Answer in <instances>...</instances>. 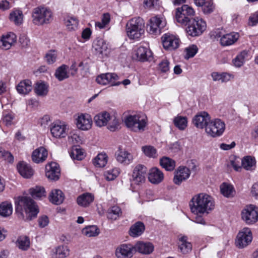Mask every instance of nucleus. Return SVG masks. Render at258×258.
Masks as SVG:
<instances>
[{"label":"nucleus","mask_w":258,"mask_h":258,"mask_svg":"<svg viewBox=\"0 0 258 258\" xmlns=\"http://www.w3.org/2000/svg\"><path fill=\"white\" fill-rule=\"evenodd\" d=\"M201 7L205 14H210L213 11L214 6L211 0H207Z\"/></svg>","instance_id":"obj_59"},{"label":"nucleus","mask_w":258,"mask_h":258,"mask_svg":"<svg viewBox=\"0 0 258 258\" xmlns=\"http://www.w3.org/2000/svg\"><path fill=\"white\" fill-rule=\"evenodd\" d=\"M83 233L88 237L95 236L99 234V230L96 226H90L83 229Z\"/></svg>","instance_id":"obj_55"},{"label":"nucleus","mask_w":258,"mask_h":258,"mask_svg":"<svg viewBox=\"0 0 258 258\" xmlns=\"http://www.w3.org/2000/svg\"><path fill=\"white\" fill-rule=\"evenodd\" d=\"M13 213V206L11 203L4 202L0 204V215L4 217L10 216Z\"/></svg>","instance_id":"obj_38"},{"label":"nucleus","mask_w":258,"mask_h":258,"mask_svg":"<svg viewBox=\"0 0 258 258\" xmlns=\"http://www.w3.org/2000/svg\"><path fill=\"white\" fill-rule=\"evenodd\" d=\"M173 122L176 127L180 130H184L187 126V120L186 117L177 115L175 117Z\"/></svg>","instance_id":"obj_49"},{"label":"nucleus","mask_w":258,"mask_h":258,"mask_svg":"<svg viewBox=\"0 0 258 258\" xmlns=\"http://www.w3.org/2000/svg\"><path fill=\"white\" fill-rule=\"evenodd\" d=\"M147 172V168L144 165H136L133 170L132 177L130 178L131 184L140 185L144 183L146 179Z\"/></svg>","instance_id":"obj_9"},{"label":"nucleus","mask_w":258,"mask_h":258,"mask_svg":"<svg viewBox=\"0 0 258 258\" xmlns=\"http://www.w3.org/2000/svg\"><path fill=\"white\" fill-rule=\"evenodd\" d=\"M115 156L117 161L124 165H129L134 160V156L131 153L120 147L116 151Z\"/></svg>","instance_id":"obj_17"},{"label":"nucleus","mask_w":258,"mask_h":258,"mask_svg":"<svg viewBox=\"0 0 258 258\" xmlns=\"http://www.w3.org/2000/svg\"><path fill=\"white\" fill-rule=\"evenodd\" d=\"M145 23L140 17L129 20L125 26L126 33L130 39L139 40L145 32Z\"/></svg>","instance_id":"obj_3"},{"label":"nucleus","mask_w":258,"mask_h":258,"mask_svg":"<svg viewBox=\"0 0 258 258\" xmlns=\"http://www.w3.org/2000/svg\"><path fill=\"white\" fill-rule=\"evenodd\" d=\"M17 244L21 250H26L30 247V240L27 236H21L18 238Z\"/></svg>","instance_id":"obj_50"},{"label":"nucleus","mask_w":258,"mask_h":258,"mask_svg":"<svg viewBox=\"0 0 258 258\" xmlns=\"http://www.w3.org/2000/svg\"><path fill=\"white\" fill-rule=\"evenodd\" d=\"M135 252L134 246L123 244L116 248L115 254L117 258H131Z\"/></svg>","instance_id":"obj_18"},{"label":"nucleus","mask_w":258,"mask_h":258,"mask_svg":"<svg viewBox=\"0 0 258 258\" xmlns=\"http://www.w3.org/2000/svg\"><path fill=\"white\" fill-rule=\"evenodd\" d=\"M241 217L247 224L255 223L258 221V208L252 205L246 206L241 212Z\"/></svg>","instance_id":"obj_10"},{"label":"nucleus","mask_w":258,"mask_h":258,"mask_svg":"<svg viewBox=\"0 0 258 258\" xmlns=\"http://www.w3.org/2000/svg\"><path fill=\"white\" fill-rule=\"evenodd\" d=\"M17 169L19 173L26 178H30L34 173L33 170L31 166L24 162H20L18 164Z\"/></svg>","instance_id":"obj_30"},{"label":"nucleus","mask_w":258,"mask_h":258,"mask_svg":"<svg viewBox=\"0 0 258 258\" xmlns=\"http://www.w3.org/2000/svg\"><path fill=\"white\" fill-rule=\"evenodd\" d=\"M57 52L54 50L48 51L45 54V58L46 62L48 64H53L57 59Z\"/></svg>","instance_id":"obj_56"},{"label":"nucleus","mask_w":258,"mask_h":258,"mask_svg":"<svg viewBox=\"0 0 258 258\" xmlns=\"http://www.w3.org/2000/svg\"><path fill=\"white\" fill-rule=\"evenodd\" d=\"M111 116L106 111H103L98 113L94 116V120L96 125L102 127L107 124L109 122Z\"/></svg>","instance_id":"obj_27"},{"label":"nucleus","mask_w":258,"mask_h":258,"mask_svg":"<svg viewBox=\"0 0 258 258\" xmlns=\"http://www.w3.org/2000/svg\"><path fill=\"white\" fill-rule=\"evenodd\" d=\"M121 215L120 208L118 206H113L108 209L107 218L112 220H116Z\"/></svg>","instance_id":"obj_47"},{"label":"nucleus","mask_w":258,"mask_h":258,"mask_svg":"<svg viewBox=\"0 0 258 258\" xmlns=\"http://www.w3.org/2000/svg\"><path fill=\"white\" fill-rule=\"evenodd\" d=\"M95 53L98 55L102 56H106L107 54L108 47L106 42L102 39H96L93 44Z\"/></svg>","instance_id":"obj_26"},{"label":"nucleus","mask_w":258,"mask_h":258,"mask_svg":"<svg viewBox=\"0 0 258 258\" xmlns=\"http://www.w3.org/2000/svg\"><path fill=\"white\" fill-rule=\"evenodd\" d=\"M70 254V249L67 246L60 245L57 247L54 252L53 256L55 258H64Z\"/></svg>","instance_id":"obj_41"},{"label":"nucleus","mask_w":258,"mask_h":258,"mask_svg":"<svg viewBox=\"0 0 258 258\" xmlns=\"http://www.w3.org/2000/svg\"><path fill=\"white\" fill-rule=\"evenodd\" d=\"M46 176L51 180H57L59 179L60 170L59 166L56 162H51L46 165Z\"/></svg>","instance_id":"obj_21"},{"label":"nucleus","mask_w":258,"mask_h":258,"mask_svg":"<svg viewBox=\"0 0 258 258\" xmlns=\"http://www.w3.org/2000/svg\"><path fill=\"white\" fill-rule=\"evenodd\" d=\"M198 48L197 45L192 44L185 48V52L186 54L185 56V59H188L190 57H194L198 52Z\"/></svg>","instance_id":"obj_58"},{"label":"nucleus","mask_w":258,"mask_h":258,"mask_svg":"<svg viewBox=\"0 0 258 258\" xmlns=\"http://www.w3.org/2000/svg\"><path fill=\"white\" fill-rule=\"evenodd\" d=\"M108 123L107 128L111 132H115L119 129V123L118 119L114 116L112 115Z\"/></svg>","instance_id":"obj_57"},{"label":"nucleus","mask_w":258,"mask_h":258,"mask_svg":"<svg viewBox=\"0 0 258 258\" xmlns=\"http://www.w3.org/2000/svg\"><path fill=\"white\" fill-rule=\"evenodd\" d=\"M15 114L12 111H5L3 112L2 121L7 126L12 125L14 122Z\"/></svg>","instance_id":"obj_46"},{"label":"nucleus","mask_w":258,"mask_h":258,"mask_svg":"<svg viewBox=\"0 0 258 258\" xmlns=\"http://www.w3.org/2000/svg\"><path fill=\"white\" fill-rule=\"evenodd\" d=\"M76 120L77 126L80 130L87 131L92 127V118L88 114H81L78 116Z\"/></svg>","instance_id":"obj_22"},{"label":"nucleus","mask_w":258,"mask_h":258,"mask_svg":"<svg viewBox=\"0 0 258 258\" xmlns=\"http://www.w3.org/2000/svg\"><path fill=\"white\" fill-rule=\"evenodd\" d=\"M119 174V169L117 168H113L105 171L104 173V176L106 180L111 181L116 178Z\"/></svg>","instance_id":"obj_54"},{"label":"nucleus","mask_w":258,"mask_h":258,"mask_svg":"<svg viewBox=\"0 0 258 258\" xmlns=\"http://www.w3.org/2000/svg\"><path fill=\"white\" fill-rule=\"evenodd\" d=\"M70 155L73 160H77L78 161L82 160L85 157L82 149L77 146L72 147L70 152Z\"/></svg>","instance_id":"obj_44"},{"label":"nucleus","mask_w":258,"mask_h":258,"mask_svg":"<svg viewBox=\"0 0 258 258\" xmlns=\"http://www.w3.org/2000/svg\"><path fill=\"white\" fill-rule=\"evenodd\" d=\"M211 117L209 114L203 111L195 115L192 119V123L197 128L203 129L206 127L210 121Z\"/></svg>","instance_id":"obj_19"},{"label":"nucleus","mask_w":258,"mask_h":258,"mask_svg":"<svg viewBox=\"0 0 258 258\" xmlns=\"http://www.w3.org/2000/svg\"><path fill=\"white\" fill-rule=\"evenodd\" d=\"M145 230V226L142 222H137L130 228V235L136 237L141 235Z\"/></svg>","instance_id":"obj_37"},{"label":"nucleus","mask_w":258,"mask_h":258,"mask_svg":"<svg viewBox=\"0 0 258 258\" xmlns=\"http://www.w3.org/2000/svg\"><path fill=\"white\" fill-rule=\"evenodd\" d=\"M0 157L10 163L13 162L14 161V157L11 153L2 148H0Z\"/></svg>","instance_id":"obj_60"},{"label":"nucleus","mask_w":258,"mask_h":258,"mask_svg":"<svg viewBox=\"0 0 258 258\" xmlns=\"http://www.w3.org/2000/svg\"><path fill=\"white\" fill-rule=\"evenodd\" d=\"M258 23V12H256L249 17L248 24L249 26H253Z\"/></svg>","instance_id":"obj_62"},{"label":"nucleus","mask_w":258,"mask_h":258,"mask_svg":"<svg viewBox=\"0 0 258 258\" xmlns=\"http://www.w3.org/2000/svg\"><path fill=\"white\" fill-rule=\"evenodd\" d=\"M160 164L166 170L169 171H173L175 167V161L165 156L160 159Z\"/></svg>","instance_id":"obj_36"},{"label":"nucleus","mask_w":258,"mask_h":258,"mask_svg":"<svg viewBox=\"0 0 258 258\" xmlns=\"http://www.w3.org/2000/svg\"><path fill=\"white\" fill-rule=\"evenodd\" d=\"M225 130V123L220 119H210L207 125L205 132L212 138L221 136Z\"/></svg>","instance_id":"obj_8"},{"label":"nucleus","mask_w":258,"mask_h":258,"mask_svg":"<svg viewBox=\"0 0 258 258\" xmlns=\"http://www.w3.org/2000/svg\"><path fill=\"white\" fill-rule=\"evenodd\" d=\"M81 141V139L79 136L76 133L73 132L70 134L68 136V142L73 144H78Z\"/></svg>","instance_id":"obj_61"},{"label":"nucleus","mask_w":258,"mask_h":258,"mask_svg":"<svg viewBox=\"0 0 258 258\" xmlns=\"http://www.w3.org/2000/svg\"><path fill=\"white\" fill-rule=\"evenodd\" d=\"M50 130L54 138L61 139L65 138L68 135L69 127L64 122H55L52 123Z\"/></svg>","instance_id":"obj_14"},{"label":"nucleus","mask_w":258,"mask_h":258,"mask_svg":"<svg viewBox=\"0 0 258 258\" xmlns=\"http://www.w3.org/2000/svg\"><path fill=\"white\" fill-rule=\"evenodd\" d=\"M142 150L145 155L149 158L157 157V152L156 149L152 146H145L142 148Z\"/></svg>","instance_id":"obj_52"},{"label":"nucleus","mask_w":258,"mask_h":258,"mask_svg":"<svg viewBox=\"0 0 258 258\" xmlns=\"http://www.w3.org/2000/svg\"><path fill=\"white\" fill-rule=\"evenodd\" d=\"M29 194L34 199H40L46 196L44 188L40 186L30 188Z\"/></svg>","instance_id":"obj_45"},{"label":"nucleus","mask_w":258,"mask_h":258,"mask_svg":"<svg viewBox=\"0 0 258 258\" xmlns=\"http://www.w3.org/2000/svg\"><path fill=\"white\" fill-rule=\"evenodd\" d=\"M124 123L130 130L135 132L145 131L147 125V118L140 114L130 115L124 119Z\"/></svg>","instance_id":"obj_5"},{"label":"nucleus","mask_w":258,"mask_h":258,"mask_svg":"<svg viewBox=\"0 0 258 258\" xmlns=\"http://www.w3.org/2000/svg\"><path fill=\"white\" fill-rule=\"evenodd\" d=\"M15 204L18 218L24 221L35 218L39 211L38 206L30 197L18 196L15 198Z\"/></svg>","instance_id":"obj_1"},{"label":"nucleus","mask_w":258,"mask_h":258,"mask_svg":"<svg viewBox=\"0 0 258 258\" xmlns=\"http://www.w3.org/2000/svg\"><path fill=\"white\" fill-rule=\"evenodd\" d=\"M94 200V195L89 192L84 193L79 196L77 198V203L79 205L86 207H88Z\"/></svg>","instance_id":"obj_31"},{"label":"nucleus","mask_w":258,"mask_h":258,"mask_svg":"<svg viewBox=\"0 0 258 258\" xmlns=\"http://www.w3.org/2000/svg\"><path fill=\"white\" fill-rule=\"evenodd\" d=\"M255 161L251 156L245 157L241 161V166L247 170H251L255 167Z\"/></svg>","instance_id":"obj_48"},{"label":"nucleus","mask_w":258,"mask_h":258,"mask_svg":"<svg viewBox=\"0 0 258 258\" xmlns=\"http://www.w3.org/2000/svg\"><path fill=\"white\" fill-rule=\"evenodd\" d=\"M108 157L106 153H101L97 156L94 159L93 163L95 166L98 167H104L107 163Z\"/></svg>","instance_id":"obj_42"},{"label":"nucleus","mask_w":258,"mask_h":258,"mask_svg":"<svg viewBox=\"0 0 258 258\" xmlns=\"http://www.w3.org/2000/svg\"><path fill=\"white\" fill-rule=\"evenodd\" d=\"M188 24V26L186 29V33L192 37L201 35L207 28L206 22L199 17L192 19V21Z\"/></svg>","instance_id":"obj_7"},{"label":"nucleus","mask_w":258,"mask_h":258,"mask_svg":"<svg viewBox=\"0 0 258 258\" xmlns=\"http://www.w3.org/2000/svg\"><path fill=\"white\" fill-rule=\"evenodd\" d=\"M163 173L157 167H154L150 170L148 179L150 182L154 184L161 183L164 179Z\"/></svg>","instance_id":"obj_24"},{"label":"nucleus","mask_w":258,"mask_h":258,"mask_svg":"<svg viewBox=\"0 0 258 258\" xmlns=\"http://www.w3.org/2000/svg\"><path fill=\"white\" fill-rule=\"evenodd\" d=\"M221 194L225 197H229L233 195L234 189L232 185L223 183L220 186Z\"/></svg>","instance_id":"obj_53"},{"label":"nucleus","mask_w":258,"mask_h":258,"mask_svg":"<svg viewBox=\"0 0 258 258\" xmlns=\"http://www.w3.org/2000/svg\"><path fill=\"white\" fill-rule=\"evenodd\" d=\"M178 247L180 251L183 253H187L191 251L192 248L191 244L187 241V237L183 236L179 238Z\"/></svg>","instance_id":"obj_35"},{"label":"nucleus","mask_w":258,"mask_h":258,"mask_svg":"<svg viewBox=\"0 0 258 258\" xmlns=\"http://www.w3.org/2000/svg\"><path fill=\"white\" fill-rule=\"evenodd\" d=\"M64 24L69 31L75 30L78 26L79 21L76 17L68 16L64 19Z\"/></svg>","instance_id":"obj_39"},{"label":"nucleus","mask_w":258,"mask_h":258,"mask_svg":"<svg viewBox=\"0 0 258 258\" xmlns=\"http://www.w3.org/2000/svg\"><path fill=\"white\" fill-rule=\"evenodd\" d=\"M152 57V52L146 47L140 46L135 51L133 58L141 61H145L150 59Z\"/></svg>","instance_id":"obj_23"},{"label":"nucleus","mask_w":258,"mask_h":258,"mask_svg":"<svg viewBox=\"0 0 258 258\" xmlns=\"http://www.w3.org/2000/svg\"><path fill=\"white\" fill-rule=\"evenodd\" d=\"M47 155V151L43 147H40L33 151L32 159L34 162L38 163L45 160Z\"/></svg>","instance_id":"obj_28"},{"label":"nucleus","mask_w":258,"mask_h":258,"mask_svg":"<svg viewBox=\"0 0 258 258\" xmlns=\"http://www.w3.org/2000/svg\"><path fill=\"white\" fill-rule=\"evenodd\" d=\"M34 90L38 95L45 96L48 92V86L44 82H37Z\"/></svg>","instance_id":"obj_43"},{"label":"nucleus","mask_w":258,"mask_h":258,"mask_svg":"<svg viewBox=\"0 0 258 258\" xmlns=\"http://www.w3.org/2000/svg\"><path fill=\"white\" fill-rule=\"evenodd\" d=\"M64 199V194L59 189H53L49 195L50 201L55 205H59L62 203Z\"/></svg>","instance_id":"obj_33"},{"label":"nucleus","mask_w":258,"mask_h":258,"mask_svg":"<svg viewBox=\"0 0 258 258\" xmlns=\"http://www.w3.org/2000/svg\"><path fill=\"white\" fill-rule=\"evenodd\" d=\"M10 19L16 25L21 24L23 21V13L20 10H16L10 14Z\"/></svg>","instance_id":"obj_51"},{"label":"nucleus","mask_w":258,"mask_h":258,"mask_svg":"<svg viewBox=\"0 0 258 258\" xmlns=\"http://www.w3.org/2000/svg\"><path fill=\"white\" fill-rule=\"evenodd\" d=\"M195 14V12L191 7L183 5L176 9L175 18L178 23L186 26L191 22Z\"/></svg>","instance_id":"obj_6"},{"label":"nucleus","mask_w":258,"mask_h":258,"mask_svg":"<svg viewBox=\"0 0 258 258\" xmlns=\"http://www.w3.org/2000/svg\"><path fill=\"white\" fill-rule=\"evenodd\" d=\"M118 76L115 73H107L102 74L97 77V83L102 85H109L110 86H118L121 84Z\"/></svg>","instance_id":"obj_13"},{"label":"nucleus","mask_w":258,"mask_h":258,"mask_svg":"<svg viewBox=\"0 0 258 258\" xmlns=\"http://www.w3.org/2000/svg\"><path fill=\"white\" fill-rule=\"evenodd\" d=\"M252 235L250 229L245 227L238 233L235 239V245L238 248L247 246L252 241Z\"/></svg>","instance_id":"obj_11"},{"label":"nucleus","mask_w":258,"mask_h":258,"mask_svg":"<svg viewBox=\"0 0 258 258\" xmlns=\"http://www.w3.org/2000/svg\"><path fill=\"white\" fill-rule=\"evenodd\" d=\"M38 222L39 226L40 228H44L49 223L48 218L46 216H43L39 218Z\"/></svg>","instance_id":"obj_64"},{"label":"nucleus","mask_w":258,"mask_h":258,"mask_svg":"<svg viewBox=\"0 0 258 258\" xmlns=\"http://www.w3.org/2000/svg\"><path fill=\"white\" fill-rule=\"evenodd\" d=\"M166 25L165 19L162 16H155L150 19L149 32L153 34H160Z\"/></svg>","instance_id":"obj_12"},{"label":"nucleus","mask_w":258,"mask_h":258,"mask_svg":"<svg viewBox=\"0 0 258 258\" xmlns=\"http://www.w3.org/2000/svg\"><path fill=\"white\" fill-rule=\"evenodd\" d=\"M239 38V34L233 32L222 35L220 39V42L221 45L223 46H229L235 43Z\"/></svg>","instance_id":"obj_25"},{"label":"nucleus","mask_w":258,"mask_h":258,"mask_svg":"<svg viewBox=\"0 0 258 258\" xmlns=\"http://www.w3.org/2000/svg\"><path fill=\"white\" fill-rule=\"evenodd\" d=\"M159 68L161 72L166 73L169 70V62L166 60L164 59L161 61L159 64Z\"/></svg>","instance_id":"obj_63"},{"label":"nucleus","mask_w":258,"mask_h":258,"mask_svg":"<svg viewBox=\"0 0 258 258\" xmlns=\"http://www.w3.org/2000/svg\"><path fill=\"white\" fill-rule=\"evenodd\" d=\"M191 211L196 215L208 213L214 208V201L212 197L206 194L194 196L189 203Z\"/></svg>","instance_id":"obj_2"},{"label":"nucleus","mask_w":258,"mask_h":258,"mask_svg":"<svg viewBox=\"0 0 258 258\" xmlns=\"http://www.w3.org/2000/svg\"><path fill=\"white\" fill-rule=\"evenodd\" d=\"M32 21L36 25H42L49 23L53 19L51 10L46 7H38L33 9Z\"/></svg>","instance_id":"obj_4"},{"label":"nucleus","mask_w":258,"mask_h":258,"mask_svg":"<svg viewBox=\"0 0 258 258\" xmlns=\"http://www.w3.org/2000/svg\"><path fill=\"white\" fill-rule=\"evenodd\" d=\"M68 67L67 65L63 64L58 67L55 73V77L59 81H61L69 78V75L68 72Z\"/></svg>","instance_id":"obj_40"},{"label":"nucleus","mask_w":258,"mask_h":258,"mask_svg":"<svg viewBox=\"0 0 258 258\" xmlns=\"http://www.w3.org/2000/svg\"><path fill=\"white\" fill-rule=\"evenodd\" d=\"M190 175V171L187 167L179 166L174 173L173 181L176 185H179L183 181L187 180Z\"/></svg>","instance_id":"obj_16"},{"label":"nucleus","mask_w":258,"mask_h":258,"mask_svg":"<svg viewBox=\"0 0 258 258\" xmlns=\"http://www.w3.org/2000/svg\"><path fill=\"white\" fill-rule=\"evenodd\" d=\"M248 51L244 50L238 53L237 56L232 60L234 66L236 68H240L244 64L245 60L247 58Z\"/></svg>","instance_id":"obj_34"},{"label":"nucleus","mask_w":258,"mask_h":258,"mask_svg":"<svg viewBox=\"0 0 258 258\" xmlns=\"http://www.w3.org/2000/svg\"><path fill=\"white\" fill-rule=\"evenodd\" d=\"M134 247L136 251H138L143 254H150L154 250V246L150 242L139 241L136 244Z\"/></svg>","instance_id":"obj_29"},{"label":"nucleus","mask_w":258,"mask_h":258,"mask_svg":"<svg viewBox=\"0 0 258 258\" xmlns=\"http://www.w3.org/2000/svg\"><path fill=\"white\" fill-rule=\"evenodd\" d=\"M17 36L12 32L3 35L0 38V48L8 50L16 42Z\"/></svg>","instance_id":"obj_20"},{"label":"nucleus","mask_w":258,"mask_h":258,"mask_svg":"<svg viewBox=\"0 0 258 258\" xmlns=\"http://www.w3.org/2000/svg\"><path fill=\"white\" fill-rule=\"evenodd\" d=\"M32 84L29 80H24L21 81L17 86L18 92L22 95L28 94L32 89Z\"/></svg>","instance_id":"obj_32"},{"label":"nucleus","mask_w":258,"mask_h":258,"mask_svg":"<svg viewBox=\"0 0 258 258\" xmlns=\"http://www.w3.org/2000/svg\"><path fill=\"white\" fill-rule=\"evenodd\" d=\"M164 48L172 51L177 49L179 46V39L176 36L169 34H164L161 37Z\"/></svg>","instance_id":"obj_15"}]
</instances>
